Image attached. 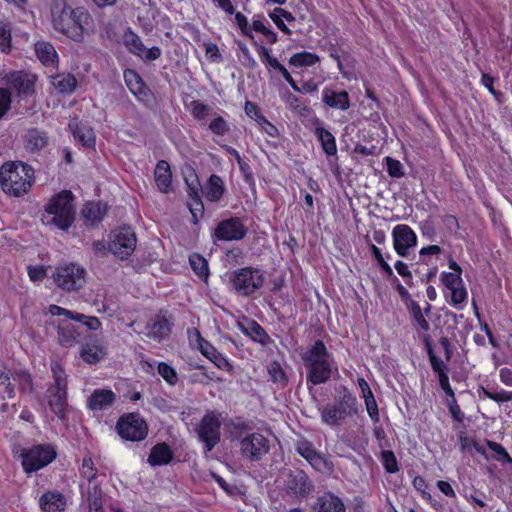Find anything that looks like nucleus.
Returning <instances> with one entry per match:
<instances>
[{
	"label": "nucleus",
	"mask_w": 512,
	"mask_h": 512,
	"mask_svg": "<svg viewBox=\"0 0 512 512\" xmlns=\"http://www.w3.org/2000/svg\"><path fill=\"white\" fill-rule=\"evenodd\" d=\"M51 13L54 29L74 41H82L85 34L94 29L93 18L84 7L72 8L58 2L53 6Z\"/></svg>",
	"instance_id": "1"
},
{
	"label": "nucleus",
	"mask_w": 512,
	"mask_h": 512,
	"mask_svg": "<svg viewBox=\"0 0 512 512\" xmlns=\"http://www.w3.org/2000/svg\"><path fill=\"white\" fill-rule=\"evenodd\" d=\"M34 183V170L23 162H6L0 168V186L11 197H21Z\"/></svg>",
	"instance_id": "2"
},
{
	"label": "nucleus",
	"mask_w": 512,
	"mask_h": 512,
	"mask_svg": "<svg viewBox=\"0 0 512 512\" xmlns=\"http://www.w3.org/2000/svg\"><path fill=\"white\" fill-rule=\"evenodd\" d=\"M75 219L73 195L70 191H61L48 201L42 214V223L60 230H68Z\"/></svg>",
	"instance_id": "3"
},
{
	"label": "nucleus",
	"mask_w": 512,
	"mask_h": 512,
	"mask_svg": "<svg viewBox=\"0 0 512 512\" xmlns=\"http://www.w3.org/2000/svg\"><path fill=\"white\" fill-rule=\"evenodd\" d=\"M301 358L308 370L307 379L314 385L325 383L331 376L330 355L325 344L317 340L311 348L302 353Z\"/></svg>",
	"instance_id": "4"
},
{
	"label": "nucleus",
	"mask_w": 512,
	"mask_h": 512,
	"mask_svg": "<svg viewBox=\"0 0 512 512\" xmlns=\"http://www.w3.org/2000/svg\"><path fill=\"white\" fill-rule=\"evenodd\" d=\"M357 399L346 387H341L332 404L321 409L322 421L330 426H341L357 413Z\"/></svg>",
	"instance_id": "5"
},
{
	"label": "nucleus",
	"mask_w": 512,
	"mask_h": 512,
	"mask_svg": "<svg viewBox=\"0 0 512 512\" xmlns=\"http://www.w3.org/2000/svg\"><path fill=\"white\" fill-rule=\"evenodd\" d=\"M230 283L240 295L249 296L257 292L264 284V272L258 268L244 267L231 272Z\"/></svg>",
	"instance_id": "6"
},
{
	"label": "nucleus",
	"mask_w": 512,
	"mask_h": 512,
	"mask_svg": "<svg viewBox=\"0 0 512 512\" xmlns=\"http://www.w3.org/2000/svg\"><path fill=\"white\" fill-rule=\"evenodd\" d=\"M53 279L56 285L64 291H77L86 282V270L76 263H64L55 268Z\"/></svg>",
	"instance_id": "7"
},
{
	"label": "nucleus",
	"mask_w": 512,
	"mask_h": 512,
	"mask_svg": "<svg viewBox=\"0 0 512 512\" xmlns=\"http://www.w3.org/2000/svg\"><path fill=\"white\" fill-rule=\"evenodd\" d=\"M55 449L49 444H39L21 450L20 457L25 472L38 471L56 458Z\"/></svg>",
	"instance_id": "8"
},
{
	"label": "nucleus",
	"mask_w": 512,
	"mask_h": 512,
	"mask_svg": "<svg viewBox=\"0 0 512 512\" xmlns=\"http://www.w3.org/2000/svg\"><path fill=\"white\" fill-rule=\"evenodd\" d=\"M118 434L127 441H141L148 433L144 419L137 413H130L119 418L116 425Z\"/></svg>",
	"instance_id": "9"
},
{
	"label": "nucleus",
	"mask_w": 512,
	"mask_h": 512,
	"mask_svg": "<svg viewBox=\"0 0 512 512\" xmlns=\"http://www.w3.org/2000/svg\"><path fill=\"white\" fill-rule=\"evenodd\" d=\"M136 242V235L131 228L120 227L111 232L108 248L115 256L125 259L135 250Z\"/></svg>",
	"instance_id": "10"
},
{
	"label": "nucleus",
	"mask_w": 512,
	"mask_h": 512,
	"mask_svg": "<svg viewBox=\"0 0 512 512\" xmlns=\"http://www.w3.org/2000/svg\"><path fill=\"white\" fill-rule=\"evenodd\" d=\"M270 450L269 440L261 433H251L240 441L241 455L249 461H259Z\"/></svg>",
	"instance_id": "11"
},
{
	"label": "nucleus",
	"mask_w": 512,
	"mask_h": 512,
	"mask_svg": "<svg viewBox=\"0 0 512 512\" xmlns=\"http://www.w3.org/2000/svg\"><path fill=\"white\" fill-rule=\"evenodd\" d=\"M197 434L205 444L206 452H210L220 441V421L213 414H206L200 421Z\"/></svg>",
	"instance_id": "12"
},
{
	"label": "nucleus",
	"mask_w": 512,
	"mask_h": 512,
	"mask_svg": "<svg viewBox=\"0 0 512 512\" xmlns=\"http://www.w3.org/2000/svg\"><path fill=\"white\" fill-rule=\"evenodd\" d=\"M393 247L401 257H406L411 248L417 245V235L406 224H398L392 230Z\"/></svg>",
	"instance_id": "13"
},
{
	"label": "nucleus",
	"mask_w": 512,
	"mask_h": 512,
	"mask_svg": "<svg viewBox=\"0 0 512 512\" xmlns=\"http://www.w3.org/2000/svg\"><path fill=\"white\" fill-rule=\"evenodd\" d=\"M247 229L239 218H229L218 223L214 230L217 241H235L245 237Z\"/></svg>",
	"instance_id": "14"
},
{
	"label": "nucleus",
	"mask_w": 512,
	"mask_h": 512,
	"mask_svg": "<svg viewBox=\"0 0 512 512\" xmlns=\"http://www.w3.org/2000/svg\"><path fill=\"white\" fill-rule=\"evenodd\" d=\"M289 493L298 497H307L313 491V484L302 470L290 471L285 481Z\"/></svg>",
	"instance_id": "15"
},
{
	"label": "nucleus",
	"mask_w": 512,
	"mask_h": 512,
	"mask_svg": "<svg viewBox=\"0 0 512 512\" xmlns=\"http://www.w3.org/2000/svg\"><path fill=\"white\" fill-rule=\"evenodd\" d=\"M125 45L131 53L146 61L156 60L161 56L159 47L146 48L141 39L131 31L125 35Z\"/></svg>",
	"instance_id": "16"
},
{
	"label": "nucleus",
	"mask_w": 512,
	"mask_h": 512,
	"mask_svg": "<svg viewBox=\"0 0 512 512\" xmlns=\"http://www.w3.org/2000/svg\"><path fill=\"white\" fill-rule=\"evenodd\" d=\"M45 397L52 412L57 417L64 418L67 407V387L50 386L46 390Z\"/></svg>",
	"instance_id": "17"
},
{
	"label": "nucleus",
	"mask_w": 512,
	"mask_h": 512,
	"mask_svg": "<svg viewBox=\"0 0 512 512\" xmlns=\"http://www.w3.org/2000/svg\"><path fill=\"white\" fill-rule=\"evenodd\" d=\"M7 84L20 95H30L34 91L35 77L23 72H12L7 75Z\"/></svg>",
	"instance_id": "18"
},
{
	"label": "nucleus",
	"mask_w": 512,
	"mask_h": 512,
	"mask_svg": "<svg viewBox=\"0 0 512 512\" xmlns=\"http://www.w3.org/2000/svg\"><path fill=\"white\" fill-rule=\"evenodd\" d=\"M322 102L333 109L346 111L350 108V98L346 91H336L331 87L322 90Z\"/></svg>",
	"instance_id": "19"
},
{
	"label": "nucleus",
	"mask_w": 512,
	"mask_h": 512,
	"mask_svg": "<svg viewBox=\"0 0 512 512\" xmlns=\"http://www.w3.org/2000/svg\"><path fill=\"white\" fill-rule=\"evenodd\" d=\"M343 501L331 492L319 496L311 506V512H345Z\"/></svg>",
	"instance_id": "20"
},
{
	"label": "nucleus",
	"mask_w": 512,
	"mask_h": 512,
	"mask_svg": "<svg viewBox=\"0 0 512 512\" xmlns=\"http://www.w3.org/2000/svg\"><path fill=\"white\" fill-rule=\"evenodd\" d=\"M58 342L64 347H71L83 337L80 331L72 322H59L57 326Z\"/></svg>",
	"instance_id": "21"
},
{
	"label": "nucleus",
	"mask_w": 512,
	"mask_h": 512,
	"mask_svg": "<svg viewBox=\"0 0 512 512\" xmlns=\"http://www.w3.org/2000/svg\"><path fill=\"white\" fill-rule=\"evenodd\" d=\"M115 394L112 390H95L87 400V406L93 411L105 410L112 406L115 401Z\"/></svg>",
	"instance_id": "22"
},
{
	"label": "nucleus",
	"mask_w": 512,
	"mask_h": 512,
	"mask_svg": "<svg viewBox=\"0 0 512 512\" xmlns=\"http://www.w3.org/2000/svg\"><path fill=\"white\" fill-rule=\"evenodd\" d=\"M69 128L78 143L85 147H94L95 134L89 126L73 119L69 123Z\"/></svg>",
	"instance_id": "23"
},
{
	"label": "nucleus",
	"mask_w": 512,
	"mask_h": 512,
	"mask_svg": "<svg viewBox=\"0 0 512 512\" xmlns=\"http://www.w3.org/2000/svg\"><path fill=\"white\" fill-rule=\"evenodd\" d=\"M443 293L447 301L457 309H461L467 302L468 293L464 283L443 286Z\"/></svg>",
	"instance_id": "24"
},
{
	"label": "nucleus",
	"mask_w": 512,
	"mask_h": 512,
	"mask_svg": "<svg viewBox=\"0 0 512 512\" xmlns=\"http://www.w3.org/2000/svg\"><path fill=\"white\" fill-rule=\"evenodd\" d=\"M225 192V184L218 175H211L203 188L205 198L210 202H218Z\"/></svg>",
	"instance_id": "25"
},
{
	"label": "nucleus",
	"mask_w": 512,
	"mask_h": 512,
	"mask_svg": "<svg viewBox=\"0 0 512 512\" xmlns=\"http://www.w3.org/2000/svg\"><path fill=\"white\" fill-rule=\"evenodd\" d=\"M124 79L129 90L139 99L144 100L148 95V88L141 77L134 70H126Z\"/></svg>",
	"instance_id": "26"
},
{
	"label": "nucleus",
	"mask_w": 512,
	"mask_h": 512,
	"mask_svg": "<svg viewBox=\"0 0 512 512\" xmlns=\"http://www.w3.org/2000/svg\"><path fill=\"white\" fill-rule=\"evenodd\" d=\"M35 53L40 62L47 67L57 64L58 55L52 44L40 41L35 44Z\"/></svg>",
	"instance_id": "27"
},
{
	"label": "nucleus",
	"mask_w": 512,
	"mask_h": 512,
	"mask_svg": "<svg viewBox=\"0 0 512 512\" xmlns=\"http://www.w3.org/2000/svg\"><path fill=\"white\" fill-rule=\"evenodd\" d=\"M107 212V206L101 202H88L82 210L85 221L94 225L100 222Z\"/></svg>",
	"instance_id": "28"
},
{
	"label": "nucleus",
	"mask_w": 512,
	"mask_h": 512,
	"mask_svg": "<svg viewBox=\"0 0 512 512\" xmlns=\"http://www.w3.org/2000/svg\"><path fill=\"white\" fill-rule=\"evenodd\" d=\"M154 175L158 189L163 193H167L171 185V171L169 164L164 160L159 161L156 165Z\"/></svg>",
	"instance_id": "29"
},
{
	"label": "nucleus",
	"mask_w": 512,
	"mask_h": 512,
	"mask_svg": "<svg viewBox=\"0 0 512 512\" xmlns=\"http://www.w3.org/2000/svg\"><path fill=\"white\" fill-rule=\"evenodd\" d=\"M48 143L46 133L38 129H30L25 134V148L30 152L43 149Z\"/></svg>",
	"instance_id": "30"
},
{
	"label": "nucleus",
	"mask_w": 512,
	"mask_h": 512,
	"mask_svg": "<svg viewBox=\"0 0 512 512\" xmlns=\"http://www.w3.org/2000/svg\"><path fill=\"white\" fill-rule=\"evenodd\" d=\"M172 459V451L166 443L155 445L148 457V462L152 466L168 464Z\"/></svg>",
	"instance_id": "31"
},
{
	"label": "nucleus",
	"mask_w": 512,
	"mask_h": 512,
	"mask_svg": "<svg viewBox=\"0 0 512 512\" xmlns=\"http://www.w3.org/2000/svg\"><path fill=\"white\" fill-rule=\"evenodd\" d=\"M51 84L62 94H71L77 87V80L72 74H58L51 77Z\"/></svg>",
	"instance_id": "32"
},
{
	"label": "nucleus",
	"mask_w": 512,
	"mask_h": 512,
	"mask_svg": "<svg viewBox=\"0 0 512 512\" xmlns=\"http://www.w3.org/2000/svg\"><path fill=\"white\" fill-rule=\"evenodd\" d=\"M146 331H138V333H144L150 339H153L157 342L162 341L166 338L170 332V322H153L152 324H148L145 327ZM136 331V329H134Z\"/></svg>",
	"instance_id": "33"
},
{
	"label": "nucleus",
	"mask_w": 512,
	"mask_h": 512,
	"mask_svg": "<svg viewBox=\"0 0 512 512\" xmlns=\"http://www.w3.org/2000/svg\"><path fill=\"white\" fill-rule=\"evenodd\" d=\"M44 317H64L66 320H98L94 316L75 314L57 305H50L42 314Z\"/></svg>",
	"instance_id": "34"
},
{
	"label": "nucleus",
	"mask_w": 512,
	"mask_h": 512,
	"mask_svg": "<svg viewBox=\"0 0 512 512\" xmlns=\"http://www.w3.org/2000/svg\"><path fill=\"white\" fill-rule=\"evenodd\" d=\"M237 324L242 331L249 335L253 340L261 344H266L268 342L269 336L258 322H237Z\"/></svg>",
	"instance_id": "35"
},
{
	"label": "nucleus",
	"mask_w": 512,
	"mask_h": 512,
	"mask_svg": "<svg viewBox=\"0 0 512 512\" xmlns=\"http://www.w3.org/2000/svg\"><path fill=\"white\" fill-rule=\"evenodd\" d=\"M315 135L321 143V146L327 155H335L337 153V145L335 137L332 133L323 127L315 128Z\"/></svg>",
	"instance_id": "36"
},
{
	"label": "nucleus",
	"mask_w": 512,
	"mask_h": 512,
	"mask_svg": "<svg viewBox=\"0 0 512 512\" xmlns=\"http://www.w3.org/2000/svg\"><path fill=\"white\" fill-rule=\"evenodd\" d=\"M39 503L43 512H60L64 508L60 494L46 493L40 498Z\"/></svg>",
	"instance_id": "37"
},
{
	"label": "nucleus",
	"mask_w": 512,
	"mask_h": 512,
	"mask_svg": "<svg viewBox=\"0 0 512 512\" xmlns=\"http://www.w3.org/2000/svg\"><path fill=\"white\" fill-rule=\"evenodd\" d=\"M319 61L320 58L318 55L311 52L302 51L295 53L290 57L289 65L297 68L311 67L317 64Z\"/></svg>",
	"instance_id": "38"
},
{
	"label": "nucleus",
	"mask_w": 512,
	"mask_h": 512,
	"mask_svg": "<svg viewBox=\"0 0 512 512\" xmlns=\"http://www.w3.org/2000/svg\"><path fill=\"white\" fill-rule=\"evenodd\" d=\"M105 355V351L103 347L99 345H83L81 349V357L82 359L89 363L95 364L99 362Z\"/></svg>",
	"instance_id": "39"
},
{
	"label": "nucleus",
	"mask_w": 512,
	"mask_h": 512,
	"mask_svg": "<svg viewBox=\"0 0 512 512\" xmlns=\"http://www.w3.org/2000/svg\"><path fill=\"white\" fill-rule=\"evenodd\" d=\"M86 494L90 510L98 511L102 508V490L97 484H89Z\"/></svg>",
	"instance_id": "40"
},
{
	"label": "nucleus",
	"mask_w": 512,
	"mask_h": 512,
	"mask_svg": "<svg viewBox=\"0 0 512 512\" xmlns=\"http://www.w3.org/2000/svg\"><path fill=\"white\" fill-rule=\"evenodd\" d=\"M268 374L274 383L279 384L281 387L287 385L288 377L279 362L273 361L270 363L268 366Z\"/></svg>",
	"instance_id": "41"
},
{
	"label": "nucleus",
	"mask_w": 512,
	"mask_h": 512,
	"mask_svg": "<svg viewBox=\"0 0 512 512\" xmlns=\"http://www.w3.org/2000/svg\"><path fill=\"white\" fill-rule=\"evenodd\" d=\"M193 271L202 279H207L209 274L208 263L204 257L199 254H193L189 258Z\"/></svg>",
	"instance_id": "42"
},
{
	"label": "nucleus",
	"mask_w": 512,
	"mask_h": 512,
	"mask_svg": "<svg viewBox=\"0 0 512 512\" xmlns=\"http://www.w3.org/2000/svg\"><path fill=\"white\" fill-rule=\"evenodd\" d=\"M158 373L170 385H176L178 382L176 370L165 362L158 364Z\"/></svg>",
	"instance_id": "43"
},
{
	"label": "nucleus",
	"mask_w": 512,
	"mask_h": 512,
	"mask_svg": "<svg viewBox=\"0 0 512 512\" xmlns=\"http://www.w3.org/2000/svg\"><path fill=\"white\" fill-rule=\"evenodd\" d=\"M191 115L198 121L205 120L210 113V107L200 101H192L190 103Z\"/></svg>",
	"instance_id": "44"
},
{
	"label": "nucleus",
	"mask_w": 512,
	"mask_h": 512,
	"mask_svg": "<svg viewBox=\"0 0 512 512\" xmlns=\"http://www.w3.org/2000/svg\"><path fill=\"white\" fill-rule=\"evenodd\" d=\"M383 466L388 473H396L399 470L398 462L393 451L384 450L381 453Z\"/></svg>",
	"instance_id": "45"
},
{
	"label": "nucleus",
	"mask_w": 512,
	"mask_h": 512,
	"mask_svg": "<svg viewBox=\"0 0 512 512\" xmlns=\"http://www.w3.org/2000/svg\"><path fill=\"white\" fill-rule=\"evenodd\" d=\"M51 371L54 378L53 387H67V379L64 370L58 362L51 363Z\"/></svg>",
	"instance_id": "46"
},
{
	"label": "nucleus",
	"mask_w": 512,
	"mask_h": 512,
	"mask_svg": "<svg viewBox=\"0 0 512 512\" xmlns=\"http://www.w3.org/2000/svg\"><path fill=\"white\" fill-rule=\"evenodd\" d=\"M1 394H7L8 398L15 396V389L10 381V376L2 368H0V395Z\"/></svg>",
	"instance_id": "47"
},
{
	"label": "nucleus",
	"mask_w": 512,
	"mask_h": 512,
	"mask_svg": "<svg viewBox=\"0 0 512 512\" xmlns=\"http://www.w3.org/2000/svg\"><path fill=\"white\" fill-rule=\"evenodd\" d=\"M13 379L18 382L22 391H33V381L31 375L26 371H18L13 374Z\"/></svg>",
	"instance_id": "48"
},
{
	"label": "nucleus",
	"mask_w": 512,
	"mask_h": 512,
	"mask_svg": "<svg viewBox=\"0 0 512 512\" xmlns=\"http://www.w3.org/2000/svg\"><path fill=\"white\" fill-rule=\"evenodd\" d=\"M81 475L88 480L89 484H92L97 475V469L91 458H84L82 466L80 468Z\"/></svg>",
	"instance_id": "49"
},
{
	"label": "nucleus",
	"mask_w": 512,
	"mask_h": 512,
	"mask_svg": "<svg viewBox=\"0 0 512 512\" xmlns=\"http://www.w3.org/2000/svg\"><path fill=\"white\" fill-rule=\"evenodd\" d=\"M269 17L275 23L277 27H279L280 23L293 22L295 17L289 11H286L282 8H275L272 12L269 13Z\"/></svg>",
	"instance_id": "50"
},
{
	"label": "nucleus",
	"mask_w": 512,
	"mask_h": 512,
	"mask_svg": "<svg viewBox=\"0 0 512 512\" xmlns=\"http://www.w3.org/2000/svg\"><path fill=\"white\" fill-rule=\"evenodd\" d=\"M209 129L213 134L218 135V136H223L224 134H226L228 132L229 125L223 117L219 116V117L214 118L210 122Z\"/></svg>",
	"instance_id": "51"
},
{
	"label": "nucleus",
	"mask_w": 512,
	"mask_h": 512,
	"mask_svg": "<svg viewBox=\"0 0 512 512\" xmlns=\"http://www.w3.org/2000/svg\"><path fill=\"white\" fill-rule=\"evenodd\" d=\"M487 446L496 454V459L501 462H512V458L508 454V452L505 450V448L496 442L487 440L486 441Z\"/></svg>",
	"instance_id": "52"
},
{
	"label": "nucleus",
	"mask_w": 512,
	"mask_h": 512,
	"mask_svg": "<svg viewBox=\"0 0 512 512\" xmlns=\"http://www.w3.org/2000/svg\"><path fill=\"white\" fill-rule=\"evenodd\" d=\"M11 49V31L7 24L0 25V50L4 53Z\"/></svg>",
	"instance_id": "53"
},
{
	"label": "nucleus",
	"mask_w": 512,
	"mask_h": 512,
	"mask_svg": "<svg viewBox=\"0 0 512 512\" xmlns=\"http://www.w3.org/2000/svg\"><path fill=\"white\" fill-rule=\"evenodd\" d=\"M370 251L380 268L383 270L384 273L387 275H392L393 271L391 266L385 261L381 250L374 244H371Z\"/></svg>",
	"instance_id": "54"
},
{
	"label": "nucleus",
	"mask_w": 512,
	"mask_h": 512,
	"mask_svg": "<svg viewBox=\"0 0 512 512\" xmlns=\"http://www.w3.org/2000/svg\"><path fill=\"white\" fill-rule=\"evenodd\" d=\"M387 172L391 177L399 178L403 176V166L400 161L391 157H386Z\"/></svg>",
	"instance_id": "55"
},
{
	"label": "nucleus",
	"mask_w": 512,
	"mask_h": 512,
	"mask_svg": "<svg viewBox=\"0 0 512 512\" xmlns=\"http://www.w3.org/2000/svg\"><path fill=\"white\" fill-rule=\"evenodd\" d=\"M482 393L485 397L496 401V402H508L512 401V392L501 391V392H492L487 388L482 387Z\"/></svg>",
	"instance_id": "56"
},
{
	"label": "nucleus",
	"mask_w": 512,
	"mask_h": 512,
	"mask_svg": "<svg viewBox=\"0 0 512 512\" xmlns=\"http://www.w3.org/2000/svg\"><path fill=\"white\" fill-rule=\"evenodd\" d=\"M461 275V273H451L443 271L440 274V282L442 286L460 285V283H464Z\"/></svg>",
	"instance_id": "57"
},
{
	"label": "nucleus",
	"mask_w": 512,
	"mask_h": 512,
	"mask_svg": "<svg viewBox=\"0 0 512 512\" xmlns=\"http://www.w3.org/2000/svg\"><path fill=\"white\" fill-rule=\"evenodd\" d=\"M27 270H28V276L32 282H40L47 275V270L42 265L28 266Z\"/></svg>",
	"instance_id": "58"
},
{
	"label": "nucleus",
	"mask_w": 512,
	"mask_h": 512,
	"mask_svg": "<svg viewBox=\"0 0 512 512\" xmlns=\"http://www.w3.org/2000/svg\"><path fill=\"white\" fill-rule=\"evenodd\" d=\"M446 405L449 409L451 416L456 421L461 422L464 418V414L462 413V411L457 403L455 395H453L452 397H448V399L446 401Z\"/></svg>",
	"instance_id": "59"
},
{
	"label": "nucleus",
	"mask_w": 512,
	"mask_h": 512,
	"mask_svg": "<svg viewBox=\"0 0 512 512\" xmlns=\"http://www.w3.org/2000/svg\"><path fill=\"white\" fill-rule=\"evenodd\" d=\"M258 54L261 58V61L272 69H274L279 64V61L270 54L269 49L265 46L259 47Z\"/></svg>",
	"instance_id": "60"
},
{
	"label": "nucleus",
	"mask_w": 512,
	"mask_h": 512,
	"mask_svg": "<svg viewBox=\"0 0 512 512\" xmlns=\"http://www.w3.org/2000/svg\"><path fill=\"white\" fill-rule=\"evenodd\" d=\"M367 412L375 422L379 420L378 406L373 395L364 398Z\"/></svg>",
	"instance_id": "61"
},
{
	"label": "nucleus",
	"mask_w": 512,
	"mask_h": 512,
	"mask_svg": "<svg viewBox=\"0 0 512 512\" xmlns=\"http://www.w3.org/2000/svg\"><path fill=\"white\" fill-rule=\"evenodd\" d=\"M205 55L211 62H220L221 54L218 46L212 42L204 43Z\"/></svg>",
	"instance_id": "62"
},
{
	"label": "nucleus",
	"mask_w": 512,
	"mask_h": 512,
	"mask_svg": "<svg viewBox=\"0 0 512 512\" xmlns=\"http://www.w3.org/2000/svg\"><path fill=\"white\" fill-rule=\"evenodd\" d=\"M234 16L235 23L240 28L241 32L248 37H252L251 29L248 27L247 17L244 14L236 11L234 13Z\"/></svg>",
	"instance_id": "63"
},
{
	"label": "nucleus",
	"mask_w": 512,
	"mask_h": 512,
	"mask_svg": "<svg viewBox=\"0 0 512 512\" xmlns=\"http://www.w3.org/2000/svg\"><path fill=\"white\" fill-rule=\"evenodd\" d=\"M259 128L270 137L278 136V129L272 123H270L265 117L260 118V121L257 123Z\"/></svg>",
	"instance_id": "64"
}]
</instances>
